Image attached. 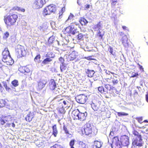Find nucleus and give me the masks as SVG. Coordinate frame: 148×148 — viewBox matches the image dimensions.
Returning a JSON list of instances; mask_svg holds the SVG:
<instances>
[{"label":"nucleus","mask_w":148,"mask_h":148,"mask_svg":"<svg viewBox=\"0 0 148 148\" xmlns=\"http://www.w3.org/2000/svg\"><path fill=\"white\" fill-rule=\"evenodd\" d=\"M129 137L125 135L121 136L120 138V143L123 146H127L129 144Z\"/></svg>","instance_id":"obj_9"},{"label":"nucleus","mask_w":148,"mask_h":148,"mask_svg":"<svg viewBox=\"0 0 148 148\" xmlns=\"http://www.w3.org/2000/svg\"><path fill=\"white\" fill-rule=\"evenodd\" d=\"M77 53L75 51H73L68 55L67 58L69 60L72 61L76 59L77 57Z\"/></svg>","instance_id":"obj_14"},{"label":"nucleus","mask_w":148,"mask_h":148,"mask_svg":"<svg viewBox=\"0 0 148 148\" xmlns=\"http://www.w3.org/2000/svg\"><path fill=\"white\" fill-rule=\"evenodd\" d=\"M87 113L86 112H82L78 109L73 110L71 114V117L74 120L84 121L86 120Z\"/></svg>","instance_id":"obj_2"},{"label":"nucleus","mask_w":148,"mask_h":148,"mask_svg":"<svg viewBox=\"0 0 148 148\" xmlns=\"http://www.w3.org/2000/svg\"><path fill=\"white\" fill-rule=\"evenodd\" d=\"M100 104L98 102L95 101L94 102L92 101V103L91 104L92 109L95 111L98 110Z\"/></svg>","instance_id":"obj_18"},{"label":"nucleus","mask_w":148,"mask_h":148,"mask_svg":"<svg viewBox=\"0 0 148 148\" xmlns=\"http://www.w3.org/2000/svg\"><path fill=\"white\" fill-rule=\"evenodd\" d=\"M47 82L44 80H41L39 81L38 83V88L39 90L42 89L45 86Z\"/></svg>","instance_id":"obj_16"},{"label":"nucleus","mask_w":148,"mask_h":148,"mask_svg":"<svg viewBox=\"0 0 148 148\" xmlns=\"http://www.w3.org/2000/svg\"><path fill=\"white\" fill-rule=\"evenodd\" d=\"M18 18L17 12H9L8 15L5 16L3 21L7 28L14 25Z\"/></svg>","instance_id":"obj_1"},{"label":"nucleus","mask_w":148,"mask_h":148,"mask_svg":"<svg viewBox=\"0 0 148 148\" xmlns=\"http://www.w3.org/2000/svg\"><path fill=\"white\" fill-rule=\"evenodd\" d=\"M74 17V15L71 13L69 14L67 21L69 20H73Z\"/></svg>","instance_id":"obj_50"},{"label":"nucleus","mask_w":148,"mask_h":148,"mask_svg":"<svg viewBox=\"0 0 148 148\" xmlns=\"http://www.w3.org/2000/svg\"><path fill=\"white\" fill-rule=\"evenodd\" d=\"M117 114L119 116H122L127 115H128V114L125 112H117Z\"/></svg>","instance_id":"obj_46"},{"label":"nucleus","mask_w":148,"mask_h":148,"mask_svg":"<svg viewBox=\"0 0 148 148\" xmlns=\"http://www.w3.org/2000/svg\"><path fill=\"white\" fill-rule=\"evenodd\" d=\"M84 130L85 134L90 136H95L97 134V130L90 123H86V124Z\"/></svg>","instance_id":"obj_3"},{"label":"nucleus","mask_w":148,"mask_h":148,"mask_svg":"<svg viewBox=\"0 0 148 148\" xmlns=\"http://www.w3.org/2000/svg\"><path fill=\"white\" fill-rule=\"evenodd\" d=\"M120 143V141L119 140V137L117 136L114 137L112 140V143L113 144Z\"/></svg>","instance_id":"obj_26"},{"label":"nucleus","mask_w":148,"mask_h":148,"mask_svg":"<svg viewBox=\"0 0 148 148\" xmlns=\"http://www.w3.org/2000/svg\"><path fill=\"white\" fill-rule=\"evenodd\" d=\"M65 8L64 7H63L59 11V12L58 14H59V19H60L62 18V14L65 11Z\"/></svg>","instance_id":"obj_32"},{"label":"nucleus","mask_w":148,"mask_h":148,"mask_svg":"<svg viewBox=\"0 0 148 148\" xmlns=\"http://www.w3.org/2000/svg\"><path fill=\"white\" fill-rule=\"evenodd\" d=\"M63 130L64 132V133L66 134H70L69 132L67 126L65 125H64L63 126Z\"/></svg>","instance_id":"obj_34"},{"label":"nucleus","mask_w":148,"mask_h":148,"mask_svg":"<svg viewBox=\"0 0 148 148\" xmlns=\"http://www.w3.org/2000/svg\"><path fill=\"white\" fill-rule=\"evenodd\" d=\"M11 123H7L5 125V127H9L10 126Z\"/></svg>","instance_id":"obj_59"},{"label":"nucleus","mask_w":148,"mask_h":148,"mask_svg":"<svg viewBox=\"0 0 148 148\" xmlns=\"http://www.w3.org/2000/svg\"><path fill=\"white\" fill-rule=\"evenodd\" d=\"M143 117L142 116L137 117L135 119L140 124H142L143 123Z\"/></svg>","instance_id":"obj_38"},{"label":"nucleus","mask_w":148,"mask_h":148,"mask_svg":"<svg viewBox=\"0 0 148 148\" xmlns=\"http://www.w3.org/2000/svg\"><path fill=\"white\" fill-rule=\"evenodd\" d=\"M112 79L111 81L112 82L113 85H116L117 84H118L119 83V81L118 79L116 77H114L112 78V77H110V79L109 78H106L105 79V82H106L107 81L108 82H110L111 81H110V79Z\"/></svg>","instance_id":"obj_13"},{"label":"nucleus","mask_w":148,"mask_h":148,"mask_svg":"<svg viewBox=\"0 0 148 148\" xmlns=\"http://www.w3.org/2000/svg\"><path fill=\"white\" fill-rule=\"evenodd\" d=\"M46 56L47 57L44 59L42 62V63L44 64H48L49 62H51L52 61L51 58H53L54 57V55H53L52 52H48L46 55Z\"/></svg>","instance_id":"obj_8"},{"label":"nucleus","mask_w":148,"mask_h":148,"mask_svg":"<svg viewBox=\"0 0 148 148\" xmlns=\"http://www.w3.org/2000/svg\"><path fill=\"white\" fill-rule=\"evenodd\" d=\"M15 52L18 58L25 56L27 53L24 47L19 45H17L15 49Z\"/></svg>","instance_id":"obj_4"},{"label":"nucleus","mask_w":148,"mask_h":148,"mask_svg":"<svg viewBox=\"0 0 148 148\" xmlns=\"http://www.w3.org/2000/svg\"><path fill=\"white\" fill-rule=\"evenodd\" d=\"M56 87V85L55 80L53 79H51L49 83V88L51 90H54Z\"/></svg>","instance_id":"obj_20"},{"label":"nucleus","mask_w":148,"mask_h":148,"mask_svg":"<svg viewBox=\"0 0 148 148\" xmlns=\"http://www.w3.org/2000/svg\"><path fill=\"white\" fill-rule=\"evenodd\" d=\"M84 37V35L82 33H80L77 36V39L79 40H83Z\"/></svg>","instance_id":"obj_44"},{"label":"nucleus","mask_w":148,"mask_h":148,"mask_svg":"<svg viewBox=\"0 0 148 148\" xmlns=\"http://www.w3.org/2000/svg\"><path fill=\"white\" fill-rule=\"evenodd\" d=\"M95 73V72L93 70H90L89 69H87V71L86 72L87 76L89 77H93L94 74Z\"/></svg>","instance_id":"obj_25"},{"label":"nucleus","mask_w":148,"mask_h":148,"mask_svg":"<svg viewBox=\"0 0 148 148\" xmlns=\"http://www.w3.org/2000/svg\"><path fill=\"white\" fill-rule=\"evenodd\" d=\"M52 135L55 137H56L58 134V130L57 129V125H54L52 126Z\"/></svg>","instance_id":"obj_22"},{"label":"nucleus","mask_w":148,"mask_h":148,"mask_svg":"<svg viewBox=\"0 0 148 148\" xmlns=\"http://www.w3.org/2000/svg\"><path fill=\"white\" fill-rule=\"evenodd\" d=\"M108 51L110 53V54L114 55L113 49L112 47L109 46L108 48Z\"/></svg>","instance_id":"obj_42"},{"label":"nucleus","mask_w":148,"mask_h":148,"mask_svg":"<svg viewBox=\"0 0 148 148\" xmlns=\"http://www.w3.org/2000/svg\"><path fill=\"white\" fill-rule=\"evenodd\" d=\"M105 72L107 75H110V72L109 71H108L107 70H106V71Z\"/></svg>","instance_id":"obj_64"},{"label":"nucleus","mask_w":148,"mask_h":148,"mask_svg":"<svg viewBox=\"0 0 148 148\" xmlns=\"http://www.w3.org/2000/svg\"><path fill=\"white\" fill-rule=\"evenodd\" d=\"M9 118L8 116H5L3 118H0V123L2 125H3L5 123V121L6 122L9 121L8 120V119H9Z\"/></svg>","instance_id":"obj_24"},{"label":"nucleus","mask_w":148,"mask_h":148,"mask_svg":"<svg viewBox=\"0 0 148 148\" xmlns=\"http://www.w3.org/2000/svg\"><path fill=\"white\" fill-rule=\"evenodd\" d=\"M9 34L8 32H6L4 34L3 36V38H7L9 36Z\"/></svg>","instance_id":"obj_54"},{"label":"nucleus","mask_w":148,"mask_h":148,"mask_svg":"<svg viewBox=\"0 0 148 148\" xmlns=\"http://www.w3.org/2000/svg\"><path fill=\"white\" fill-rule=\"evenodd\" d=\"M59 60L60 61V62L62 64H64V60L63 58L62 57H60L59 58Z\"/></svg>","instance_id":"obj_56"},{"label":"nucleus","mask_w":148,"mask_h":148,"mask_svg":"<svg viewBox=\"0 0 148 148\" xmlns=\"http://www.w3.org/2000/svg\"><path fill=\"white\" fill-rule=\"evenodd\" d=\"M75 140L74 139H72L70 141L69 145L71 147H74L73 146L75 144Z\"/></svg>","instance_id":"obj_47"},{"label":"nucleus","mask_w":148,"mask_h":148,"mask_svg":"<svg viewBox=\"0 0 148 148\" xmlns=\"http://www.w3.org/2000/svg\"><path fill=\"white\" fill-rule=\"evenodd\" d=\"M114 145L112 147V148H121L120 143L114 144Z\"/></svg>","instance_id":"obj_48"},{"label":"nucleus","mask_w":148,"mask_h":148,"mask_svg":"<svg viewBox=\"0 0 148 148\" xmlns=\"http://www.w3.org/2000/svg\"><path fill=\"white\" fill-rule=\"evenodd\" d=\"M50 148H64V147L60 145L56 144L51 146Z\"/></svg>","instance_id":"obj_41"},{"label":"nucleus","mask_w":148,"mask_h":148,"mask_svg":"<svg viewBox=\"0 0 148 148\" xmlns=\"http://www.w3.org/2000/svg\"><path fill=\"white\" fill-rule=\"evenodd\" d=\"M136 127H138V128L143 129L144 128H146V127H145L144 126H142V127H140V126H136Z\"/></svg>","instance_id":"obj_61"},{"label":"nucleus","mask_w":148,"mask_h":148,"mask_svg":"<svg viewBox=\"0 0 148 148\" xmlns=\"http://www.w3.org/2000/svg\"><path fill=\"white\" fill-rule=\"evenodd\" d=\"M145 99L146 101L148 103V92L146 93L145 95Z\"/></svg>","instance_id":"obj_60"},{"label":"nucleus","mask_w":148,"mask_h":148,"mask_svg":"<svg viewBox=\"0 0 148 148\" xmlns=\"http://www.w3.org/2000/svg\"><path fill=\"white\" fill-rule=\"evenodd\" d=\"M65 31L66 33L71 34L73 35H74L79 32L75 24L73 23H71L70 25L65 28Z\"/></svg>","instance_id":"obj_5"},{"label":"nucleus","mask_w":148,"mask_h":148,"mask_svg":"<svg viewBox=\"0 0 148 148\" xmlns=\"http://www.w3.org/2000/svg\"><path fill=\"white\" fill-rule=\"evenodd\" d=\"M98 111H99V113L105 112L106 111L105 106L103 105H102L100 104V106L99 107V109Z\"/></svg>","instance_id":"obj_30"},{"label":"nucleus","mask_w":148,"mask_h":148,"mask_svg":"<svg viewBox=\"0 0 148 148\" xmlns=\"http://www.w3.org/2000/svg\"><path fill=\"white\" fill-rule=\"evenodd\" d=\"M104 32H103L102 33H101L100 30H99L97 35L100 39L103 40V36H104Z\"/></svg>","instance_id":"obj_35"},{"label":"nucleus","mask_w":148,"mask_h":148,"mask_svg":"<svg viewBox=\"0 0 148 148\" xmlns=\"http://www.w3.org/2000/svg\"><path fill=\"white\" fill-rule=\"evenodd\" d=\"M4 62L7 63L8 65H12L14 63L13 60L11 58L10 56L7 58V59H4L2 60Z\"/></svg>","instance_id":"obj_19"},{"label":"nucleus","mask_w":148,"mask_h":148,"mask_svg":"<svg viewBox=\"0 0 148 148\" xmlns=\"http://www.w3.org/2000/svg\"><path fill=\"white\" fill-rule=\"evenodd\" d=\"M105 87L107 89L106 90H104V88L103 87L101 86L98 88V91L101 93L105 94L106 92H107L108 91H110L114 88V87L111 86L110 85L108 84L105 85Z\"/></svg>","instance_id":"obj_11"},{"label":"nucleus","mask_w":148,"mask_h":148,"mask_svg":"<svg viewBox=\"0 0 148 148\" xmlns=\"http://www.w3.org/2000/svg\"><path fill=\"white\" fill-rule=\"evenodd\" d=\"M47 27L46 25L43 24L38 27V30L39 31H43L47 29Z\"/></svg>","instance_id":"obj_28"},{"label":"nucleus","mask_w":148,"mask_h":148,"mask_svg":"<svg viewBox=\"0 0 148 148\" xmlns=\"http://www.w3.org/2000/svg\"><path fill=\"white\" fill-rule=\"evenodd\" d=\"M92 56H88L85 57V58L88 60H94L95 59L92 58Z\"/></svg>","instance_id":"obj_53"},{"label":"nucleus","mask_w":148,"mask_h":148,"mask_svg":"<svg viewBox=\"0 0 148 148\" xmlns=\"http://www.w3.org/2000/svg\"><path fill=\"white\" fill-rule=\"evenodd\" d=\"M96 27L98 28H100L101 27V22L99 23L96 25Z\"/></svg>","instance_id":"obj_57"},{"label":"nucleus","mask_w":148,"mask_h":148,"mask_svg":"<svg viewBox=\"0 0 148 148\" xmlns=\"http://www.w3.org/2000/svg\"><path fill=\"white\" fill-rule=\"evenodd\" d=\"M79 22L82 25H86L88 23V21L84 17H83L80 18L79 20Z\"/></svg>","instance_id":"obj_23"},{"label":"nucleus","mask_w":148,"mask_h":148,"mask_svg":"<svg viewBox=\"0 0 148 148\" xmlns=\"http://www.w3.org/2000/svg\"><path fill=\"white\" fill-rule=\"evenodd\" d=\"M111 5L112 6H114L117 2V0H111Z\"/></svg>","instance_id":"obj_52"},{"label":"nucleus","mask_w":148,"mask_h":148,"mask_svg":"<svg viewBox=\"0 0 148 148\" xmlns=\"http://www.w3.org/2000/svg\"><path fill=\"white\" fill-rule=\"evenodd\" d=\"M3 56L2 60L4 59H7V58L10 56L9 51L8 48H5L2 53Z\"/></svg>","instance_id":"obj_15"},{"label":"nucleus","mask_w":148,"mask_h":148,"mask_svg":"<svg viewBox=\"0 0 148 148\" xmlns=\"http://www.w3.org/2000/svg\"><path fill=\"white\" fill-rule=\"evenodd\" d=\"M114 132L113 131H111L109 134V137L111 138H112L114 137Z\"/></svg>","instance_id":"obj_55"},{"label":"nucleus","mask_w":148,"mask_h":148,"mask_svg":"<svg viewBox=\"0 0 148 148\" xmlns=\"http://www.w3.org/2000/svg\"><path fill=\"white\" fill-rule=\"evenodd\" d=\"M133 134L135 136H137L138 138L142 137L141 135L139 134L138 132L136 130H134L133 132Z\"/></svg>","instance_id":"obj_39"},{"label":"nucleus","mask_w":148,"mask_h":148,"mask_svg":"<svg viewBox=\"0 0 148 148\" xmlns=\"http://www.w3.org/2000/svg\"><path fill=\"white\" fill-rule=\"evenodd\" d=\"M56 11V7L54 6L50 5L45 8L43 11V13L44 15H49L52 13H54Z\"/></svg>","instance_id":"obj_6"},{"label":"nucleus","mask_w":148,"mask_h":148,"mask_svg":"<svg viewBox=\"0 0 148 148\" xmlns=\"http://www.w3.org/2000/svg\"><path fill=\"white\" fill-rule=\"evenodd\" d=\"M34 116V113L32 112H29L27 114L25 119L27 121L30 122L32 121Z\"/></svg>","instance_id":"obj_17"},{"label":"nucleus","mask_w":148,"mask_h":148,"mask_svg":"<svg viewBox=\"0 0 148 148\" xmlns=\"http://www.w3.org/2000/svg\"><path fill=\"white\" fill-rule=\"evenodd\" d=\"M5 101L3 99H0V108L4 107L6 104Z\"/></svg>","instance_id":"obj_36"},{"label":"nucleus","mask_w":148,"mask_h":148,"mask_svg":"<svg viewBox=\"0 0 148 148\" xmlns=\"http://www.w3.org/2000/svg\"><path fill=\"white\" fill-rule=\"evenodd\" d=\"M24 69L25 71V73H29L30 71V69L27 66H25Z\"/></svg>","instance_id":"obj_51"},{"label":"nucleus","mask_w":148,"mask_h":148,"mask_svg":"<svg viewBox=\"0 0 148 148\" xmlns=\"http://www.w3.org/2000/svg\"><path fill=\"white\" fill-rule=\"evenodd\" d=\"M128 40V38L126 35H124L122 37V44L124 45H127V42Z\"/></svg>","instance_id":"obj_27"},{"label":"nucleus","mask_w":148,"mask_h":148,"mask_svg":"<svg viewBox=\"0 0 148 148\" xmlns=\"http://www.w3.org/2000/svg\"><path fill=\"white\" fill-rule=\"evenodd\" d=\"M58 112L60 113H64L65 112L64 109L63 107L60 108L59 109Z\"/></svg>","instance_id":"obj_49"},{"label":"nucleus","mask_w":148,"mask_h":148,"mask_svg":"<svg viewBox=\"0 0 148 148\" xmlns=\"http://www.w3.org/2000/svg\"><path fill=\"white\" fill-rule=\"evenodd\" d=\"M25 66L20 67L18 69L19 71L21 73H25Z\"/></svg>","instance_id":"obj_45"},{"label":"nucleus","mask_w":148,"mask_h":148,"mask_svg":"<svg viewBox=\"0 0 148 148\" xmlns=\"http://www.w3.org/2000/svg\"><path fill=\"white\" fill-rule=\"evenodd\" d=\"M138 64L139 66V69L140 70H142L143 71V68L142 66L140 65L138 63Z\"/></svg>","instance_id":"obj_62"},{"label":"nucleus","mask_w":148,"mask_h":148,"mask_svg":"<svg viewBox=\"0 0 148 148\" xmlns=\"http://www.w3.org/2000/svg\"><path fill=\"white\" fill-rule=\"evenodd\" d=\"M90 5H89L87 4V5H85V8L86 9H88L90 8Z\"/></svg>","instance_id":"obj_63"},{"label":"nucleus","mask_w":148,"mask_h":148,"mask_svg":"<svg viewBox=\"0 0 148 148\" xmlns=\"http://www.w3.org/2000/svg\"><path fill=\"white\" fill-rule=\"evenodd\" d=\"M139 75L138 73H135L134 74L132 75L131 77H137Z\"/></svg>","instance_id":"obj_58"},{"label":"nucleus","mask_w":148,"mask_h":148,"mask_svg":"<svg viewBox=\"0 0 148 148\" xmlns=\"http://www.w3.org/2000/svg\"><path fill=\"white\" fill-rule=\"evenodd\" d=\"M45 3V0H35L33 3V7L37 9L42 8Z\"/></svg>","instance_id":"obj_7"},{"label":"nucleus","mask_w":148,"mask_h":148,"mask_svg":"<svg viewBox=\"0 0 148 148\" xmlns=\"http://www.w3.org/2000/svg\"><path fill=\"white\" fill-rule=\"evenodd\" d=\"M68 68L67 65L65 63L62 64L60 65V69L61 72H63Z\"/></svg>","instance_id":"obj_29"},{"label":"nucleus","mask_w":148,"mask_h":148,"mask_svg":"<svg viewBox=\"0 0 148 148\" xmlns=\"http://www.w3.org/2000/svg\"><path fill=\"white\" fill-rule=\"evenodd\" d=\"M88 99L87 96L82 94L79 95L77 97L76 100L78 103L83 104L86 102Z\"/></svg>","instance_id":"obj_10"},{"label":"nucleus","mask_w":148,"mask_h":148,"mask_svg":"<svg viewBox=\"0 0 148 148\" xmlns=\"http://www.w3.org/2000/svg\"><path fill=\"white\" fill-rule=\"evenodd\" d=\"M3 86L7 91L9 92L12 91V89L10 87L7 86L6 83H5L4 84Z\"/></svg>","instance_id":"obj_40"},{"label":"nucleus","mask_w":148,"mask_h":148,"mask_svg":"<svg viewBox=\"0 0 148 148\" xmlns=\"http://www.w3.org/2000/svg\"><path fill=\"white\" fill-rule=\"evenodd\" d=\"M11 84L12 85L15 87H17L18 85V81L16 79H15L12 81L11 82Z\"/></svg>","instance_id":"obj_37"},{"label":"nucleus","mask_w":148,"mask_h":148,"mask_svg":"<svg viewBox=\"0 0 148 148\" xmlns=\"http://www.w3.org/2000/svg\"><path fill=\"white\" fill-rule=\"evenodd\" d=\"M17 10L18 11H21L24 12L25 11V9L23 8H21L20 7L17 6L13 7L9 11V12H13V11Z\"/></svg>","instance_id":"obj_21"},{"label":"nucleus","mask_w":148,"mask_h":148,"mask_svg":"<svg viewBox=\"0 0 148 148\" xmlns=\"http://www.w3.org/2000/svg\"><path fill=\"white\" fill-rule=\"evenodd\" d=\"M41 58L40 55L38 54L35 57L34 59V60L35 62H37L38 63L39 62H38V60H39Z\"/></svg>","instance_id":"obj_43"},{"label":"nucleus","mask_w":148,"mask_h":148,"mask_svg":"<svg viewBox=\"0 0 148 148\" xmlns=\"http://www.w3.org/2000/svg\"><path fill=\"white\" fill-rule=\"evenodd\" d=\"M139 140L136 138L134 139L132 144L134 146L141 147L143 146V143L142 142L143 140L142 137L138 138Z\"/></svg>","instance_id":"obj_12"},{"label":"nucleus","mask_w":148,"mask_h":148,"mask_svg":"<svg viewBox=\"0 0 148 148\" xmlns=\"http://www.w3.org/2000/svg\"><path fill=\"white\" fill-rule=\"evenodd\" d=\"M94 145L96 148H100L102 144L100 142L95 141L94 142Z\"/></svg>","instance_id":"obj_33"},{"label":"nucleus","mask_w":148,"mask_h":148,"mask_svg":"<svg viewBox=\"0 0 148 148\" xmlns=\"http://www.w3.org/2000/svg\"><path fill=\"white\" fill-rule=\"evenodd\" d=\"M55 40V37L52 36L50 37L48 40V42L49 44H51L53 43Z\"/></svg>","instance_id":"obj_31"}]
</instances>
